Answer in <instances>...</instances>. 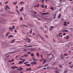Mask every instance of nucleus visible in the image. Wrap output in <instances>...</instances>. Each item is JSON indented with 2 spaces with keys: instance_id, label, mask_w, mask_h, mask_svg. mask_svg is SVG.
Returning <instances> with one entry per match:
<instances>
[{
  "instance_id": "nucleus-9",
  "label": "nucleus",
  "mask_w": 73,
  "mask_h": 73,
  "mask_svg": "<svg viewBox=\"0 0 73 73\" xmlns=\"http://www.w3.org/2000/svg\"><path fill=\"white\" fill-rule=\"evenodd\" d=\"M36 56L37 57H39V54L38 52H37L36 54Z\"/></svg>"
},
{
  "instance_id": "nucleus-23",
  "label": "nucleus",
  "mask_w": 73,
  "mask_h": 73,
  "mask_svg": "<svg viewBox=\"0 0 73 73\" xmlns=\"http://www.w3.org/2000/svg\"><path fill=\"white\" fill-rule=\"evenodd\" d=\"M31 56H32V57H34V55L33 54V53H32L31 54Z\"/></svg>"
},
{
  "instance_id": "nucleus-16",
  "label": "nucleus",
  "mask_w": 73,
  "mask_h": 73,
  "mask_svg": "<svg viewBox=\"0 0 73 73\" xmlns=\"http://www.w3.org/2000/svg\"><path fill=\"white\" fill-rule=\"evenodd\" d=\"M10 32H8L6 33V37H7L10 34Z\"/></svg>"
},
{
  "instance_id": "nucleus-30",
  "label": "nucleus",
  "mask_w": 73,
  "mask_h": 73,
  "mask_svg": "<svg viewBox=\"0 0 73 73\" xmlns=\"http://www.w3.org/2000/svg\"><path fill=\"white\" fill-rule=\"evenodd\" d=\"M30 12L32 13H34V11L33 10H31V11H30Z\"/></svg>"
},
{
  "instance_id": "nucleus-15",
  "label": "nucleus",
  "mask_w": 73,
  "mask_h": 73,
  "mask_svg": "<svg viewBox=\"0 0 73 73\" xmlns=\"http://www.w3.org/2000/svg\"><path fill=\"white\" fill-rule=\"evenodd\" d=\"M44 60V61H43V64H45V62H46V59L45 60Z\"/></svg>"
},
{
  "instance_id": "nucleus-18",
  "label": "nucleus",
  "mask_w": 73,
  "mask_h": 73,
  "mask_svg": "<svg viewBox=\"0 0 73 73\" xmlns=\"http://www.w3.org/2000/svg\"><path fill=\"white\" fill-rule=\"evenodd\" d=\"M5 6H6V7L7 8H9V9H11L7 5H6Z\"/></svg>"
},
{
  "instance_id": "nucleus-29",
  "label": "nucleus",
  "mask_w": 73,
  "mask_h": 73,
  "mask_svg": "<svg viewBox=\"0 0 73 73\" xmlns=\"http://www.w3.org/2000/svg\"><path fill=\"white\" fill-rule=\"evenodd\" d=\"M20 68H21V69H18V70H23V69L22 68L20 67Z\"/></svg>"
},
{
  "instance_id": "nucleus-22",
  "label": "nucleus",
  "mask_w": 73,
  "mask_h": 73,
  "mask_svg": "<svg viewBox=\"0 0 73 73\" xmlns=\"http://www.w3.org/2000/svg\"><path fill=\"white\" fill-rule=\"evenodd\" d=\"M64 56H68V54H64Z\"/></svg>"
},
{
  "instance_id": "nucleus-25",
  "label": "nucleus",
  "mask_w": 73,
  "mask_h": 73,
  "mask_svg": "<svg viewBox=\"0 0 73 73\" xmlns=\"http://www.w3.org/2000/svg\"><path fill=\"white\" fill-rule=\"evenodd\" d=\"M50 9H52V11H53V10H54V8L52 7H51Z\"/></svg>"
},
{
  "instance_id": "nucleus-17",
  "label": "nucleus",
  "mask_w": 73,
  "mask_h": 73,
  "mask_svg": "<svg viewBox=\"0 0 73 73\" xmlns=\"http://www.w3.org/2000/svg\"><path fill=\"white\" fill-rule=\"evenodd\" d=\"M11 37H13V36L11 35H10L8 37V38H10Z\"/></svg>"
},
{
  "instance_id": "nucleus-34",
  "label": "nucleus",
  "mask_w": 73,
  "mask_h": 73,
  "mask_svg": "<svg viewBox=\"0 0 73 73\" xmlns=\"http://www.w3.org/2000/svg\"><path fill=\"white\" fill-rule=\"evenodd\" d=\"M59 67H60V68H62V66L61 64L59 65Z\"/></svg>"
},
{
  "instance_id": "nucleus-41",
  "label": "nucleus",
  "mask_w": 73,
  "mask_h": 73,
  "mask_svg": "<svg viewBox=\"0 0 73 73\" xmlns=\"http://www.w3.org/2000/svg\"><path fill=\"white\" fill-rule=\"evenodd\" d=\"M55 63H56L55 62H54L53 64L52 65L53 66V65H56Z\"/></svg>"
},
{
  "instance_id": "nucleus-31",
  "label": "nucleus",
  "mask_w": 73,
  "mask_h": 73,
  "mask_svg": "<svg viewBox=\"0 0 73 73\" xmlns=\"http://www.w3.org/2000/svg\"><path fill=\"white\" fill-rule=\"evenodd\" d=\"M69 38V36H66V39L67 40Z\"/></svg>"
},
{
  "instance_id": "nucleus-64",
  "label": "nucleus",
  "mask_w": 73,
  "mask_h": 73,
  "mask_svg": "<svg viewBox=\"0 0 73 73\" xmlns=\"http://www.w3.org/2000/svg\"><path fill=\"white\" fill-rule=\"evenodd\" d=\"M42 14L44 15H46V13H42Z\"/></svg>"
},
{
  "instance_id": "nucleus-52",
  "label": "nucleus",
  "mask_w": 73,
  "mask_h": 73,
  "mask_svg": "<svg viewBox=\"0 0 73 73\" xmlns=\"http://www.w3.org/2000/svg\"><path fill=\"white\" fill-rule=\"evenodd\" d=\"M11 61L12 62H13V61H14V59H11Z\"/></svg>"
},
{
  "instance_id": "nucleus-60",
  "label": "nucleus",
  "mask_w": 73,
  "mask_h": 73,
  "mask_svg": "<svg viewBox=\"0 0 73 73\" xmlns=\"http://www.w3.org/2000/svg\"><path fill=\"white\" fill-rule=\"evenodd\" d=\"M47 14H49V13H46V15Z\"/></svg>"
},
{
  "instance_id": "nucleus-35",
  "label": "nucleus",
  "mask_w": 73,
  "mask_h": 73,
  "mask_svg": "<svg viewBox=\"0 0 73 73\" xmlns=\"http://www.w3.org/2000/svg\"><path fill=\"white\" fill-rule=\"evenodd\" d=\"M38 59H35L33 60V61H38Z\"/></svg>"
},
{
  "instance_id": "nucleus-6",
  "label": "nucleus",
  "mask_w": 73,
  "mask_h": 73,
  "mask_svg": "<svg viewBox=\"0 0 73 73\" xmlns=\"http://www.w3.org/2000/svg\"><path fill=\"white\" fill-rule=\"evenodd\" d=\"M19 63H18V64H23V62H24V61H19Z\"/></svg>"
},
{
  "instance_id": "nucleus-43",
  "label": "nucleus",
  "mask_w": 73,
  "mask_h": 73,
  "mask_svg": "<svg viewBox=\"0 0 73 73\" xmlns=\"http://www.w3.org/2000/svg\"><path fill=\"white\" fill-rule=\"evenodd\" d=\"M66 34L65 33H64L63 34V35H64V36H65L66 35Z\"/></svg>"
},
{
  "instance_id": "nucleus-62",
  "label": "nucleus",
  "mask_w": 73,
  "mask_h": 73,
  "mask_svg": "<svg viewBox=\"0 0 73 73\" xmlns=\"http://www.w3.org/2000/svg\"><path fill=\"white\" fill-rule=\"evenodd\" d=\"M31 52H27V54H31Z\"/></svg>"
},
{
  "instance_id": "nucleus-21",
  "label": "nucleus",
  "mask_w": 73,
  "mask_h": 73,
  "mask_svg": "<svg viewBox=\"0 0 73 73\" xmlns=\"http://www.w3.org/2000/svg\"><path fill=\"white\" fill-rule=\"evenodd\" d=\"M24 2L23 1H21L20 3H19V4H24Z\"/></svg>"
},
{
  "instance_id": "nucleus-38",
  "label": "nucleus",
  "mask_w": 73,
  "mask_h": 73,
  "mask_svg": "<svg viewBox=\"0 0 73 73\" xmlns=\"http://www.w3.org/2000/svg\"><path fill=\"white\" fill-rule=\"evenodd\" d=\"M32 32V29L30 31V34H31Z\"/></svg>"
},
{
  "instance_id": "nucleus-26",
  "label": "nucleus",
  "mask_w": 73,
  "mask_h": 73,
  "mask_svg": "<svg viewBox=\"0 0 73 73\" xmlns=\"http://www.w3.org/2000/svg\"><path fill=\"white\" fill-rule=\"evenodd\" d=\"M29 63V62L27 61V62H24V64H27V63Z\"/></svg>"
},
{
  "instance_id": "nucleus-47",
  "label": "nucleus",
  "mask_w": 73,
  "mask_h": 73,
  "mask_svg": "<svg viewBox=\"0 0 73 73\" xmlns=\"http://www.w3.org/2000/svg\"><path fill=\"white\" fill-rule=\"evenodd\" d=\"M9 62H12V61H11V60H9Z\"/></svg>"
},
{
  "instance_id": "nucleus-7",
  "label": "nucleus",
  "mask_w": 73,
  "mask_h": 73,
  "mask_svg": "<svg viewBox=\"0 0 73 73\" xmlns=\"http://www.w3.org/2000/svg\"><path fill=\"white\" fill-rule=\"evenodd\" d=\"M38 35L40 37L42 40L43 41H44V39L40 35Z\"/></svg>"
},
{
  "instance_id": "nucleus-14",
  "label": "nucleus",
  "mask_w": 73,
  "mask_h": 73,
  "mask_svg": "<svg viewBox=\"0 0 73 73\" xmlns=\"http://www.w3.org/2000/svg\"><path fill=\"white\" fill-rule=\"evenodd\" d=\"M61 14H59V15L58 16V19H60V16H61Z\"/></svg>"
},
{
  "instance_id": "nucleus-36",
  "label": "nucleus",
  "mask_w": 73,
  "mask_h": 73,
  "mask_svg": "<svg viewBox=\"0 0 73 73\" xmlns=\"http://www.w3.org/2000/svg\"><path fill=\"white\" fill-rule=\"evenodd\" d=\"M63 25H64V26H65L68 25L67 24H63Z\"/></svg>"
},
{
  "instance_id": "nucleus-46",
  "label": "nucleus",
  "mask_w": 73,
  "mask_h": 73,
  "mask_svg": "<svg viewBox=\"0 0 73 73\" xmlns=\"http://www.w3.org/2000/svg\"><path fill=\"white\" fill-rule=\"evenodd\" d=\"M23 51H27V50L26 49H24L23 50Z\"/></svg>"
},
{
  "instance_id": "nucleus-19",
  "label": "nucleus",
  "mask_w": 73,
  "mask_h": 73,
  "mask_svg": "<svg viewBox=\"0 0 73 73\" xmlns=\"http://www.w3.org/2000/svg\"><path fill=\"white\" fill-rule=\"evenodd\" d=\"M39 6V4H37V6H36V5H35V6H34V7H38Z\"/></svg>"
},
{
  "instance_id": "nucleus-50",
  "label": "nucleus",
  "mask_w": 73,
  "mask_h": 73,
  "mask_svg": "<svg viewBox=\"0 0 73 73\" xmlns=\"http://www.w3.org/2000/svg\"><path fill=\"white\" fill-rule=\"evenodd\" d=\"M33 46H27V47H33Z\"/></svg>"
},
{
  "instance_id": "nucleus-2",
  "label": "nucleus",
  "mask_w": 73,
  "mask_h": 73,
  "mask_svg": "<svg viewBox=\"0 0 73 73\" xmlns=\"http://www.w3.org/2000/svg\"><path fill=\"white\" fill-rule=\"evenodd\" d=\"M12 27H13V28H11V27H9V29L11 30V31H12V30L13 29H15V28L14 26H12Z\"/></svg>"
},
{
  "instance_id": "nucleus-13",
  "label": "nucleus",
  "mask_w": 73,
  "mask_h": 73,
  "mask_svg": "<svg viewBox=\"0 0 73 73\" xmlns=\"http://www.w3.org/2000/svg\"><path fill=\"white\" fill-rule=\"evenodd\" d=\"M15 39H13V40L11 41V43H13V42H15Z\"/></svg>"
},
{
  "instance_id": "nucleus-59",
  "label": "nucleus",
  "mask_w": 73,
  "mask_h": 73,
  "mask_svg": "<svg viewBox=\"0 0 73 73\" xmlns=\"http://www.w3.org/2000/svg\"><path fill=\"white\" fill-rule=\"evenodd\" d=\"M56 15H54V18H55L56 17Z\"/></svg>"
},
{
  "instance_id": "nucleus-58",
  "label": "nucleus",
  "mask_w": 73,
  "mask_h": 73,
  "mask_svg": "<svg viewBox=\"0 0 73 73\" xmlns=\"http://www.w3.org/2000/svg\"><path fill=\"white\" fill-rule=\"evenodd\" d=\"M52 54H51V53H50V54H49L48 55H49V56H50V55H51Z\"/></svg>"
},
{
  "instance_id": "nucleus-37",
  "label": "nucleus",
  "mask_w": 73,
  "mask_h": 73,
  "mask_svg": "<svg viewBox=\"0 0 73 73\" xmlns=\"http://www.w3.org/2000/svg\"><path fill=\"white\" fill-rule=\"evenodd\" d=\"M19 56L17 55L16 56V57H15V58H18L19 57Z\"/></svg>"
},
{
  "instance_id": "nucleus-56",
  "label": "nucleus",
  "mask_w": 73,
  "mask_h": 73,
  "mask_svg": "<svg viewBox=\"0 0 73 73\" xmlns=\"http://www.w3.org/2000/svg\"><path fill=\"white\" fill-rule=\"evenodd\" d=\"M29 61H32L33 60H32L31 59H29Z\"/></svg>"
},
{
  "instance_id": "nucleus-40",
  "label": "nucleus",
  "mask_w": 73,
  "mask_h": 73,
  "mask_svg": "<svg viewBox=\"0 0 73 73\" xmlns=\"http://www.w3.org/2000/svg\"><path fill=\"white\" fill-rule=\"evenodd\" d=\"M23 18L22 17H21V18H20V19H19L21 21L23 20Z\"/></svg>"
},
{
  "instance_id": "nucleus-57",
  "label": "nucleus",
  "mask_w": 73,
  "mask_h": 73,
  "mask_svg": "<svg viewBox=\"0 0 73 73\" xmlns=\"http://www.w3.org/2000/svg\"><path fill=\"white\" fill-rule=\"evenodd\" d=\"M35 57H33L32 58V59L33 60H34V59H35Z\"/></svg>"
},
{
  "instance_id": "nucleus-48",
  "label": "nucleus",
  "mask_w": 73,
  "mask_h": 73,
  "mask_svg": "<svg viewBox=\"0 0 73 73\" xmlns=\"http://www.w3.org/2000/svg\"><path fill=\"white\" fill-rule=\"evenodd\" d=\"M25 59H23V61H24V62H25Z\"/></svg>"
},
{
  "instance_id": "nucleus-3",
  "label": "nucleus",
  "mask_w": 73,
  "mask_h": 73,
  "mask_svg": "<svg viewBox=\"0 0 73 73\" xmlns=\"http://www.w3.org/2000/svg\"><path fill=\"white\" fill-rule=\"evenodd\" d=\"M60 57L61 59H62V60H64V58L62 56V54H61L60 55Z\"/></svg>"
},
{
  "instance_id": "nucleus-33",
  "label": "nucleus",
  "mask_w": 73,
  "mask_h": 73,
  "mask_svg": "<svg viewBox=\"0 0 73 73\" xmlns=\"http://www.w3.org/2000/svg\"><path fill=\"white\" fill-rule=\"evenodd\" d=\"M50 28L51 29H53L54 28V27H53V26H51L50 27Z\"/></svg>"
},
{
  "instance_id": "nucleus-27",
  "label": "nucleus",
  "mask_w": 73,
  "mask_h": 73,
  "mask_svg": "<svg viewBox=\"0 0 73 73\" xmlns=\"http://www.w3.org/2000/svg\"><path fill=\"white\" fill-rule=\"evenodd\" d=\"M58 71H58L56 70V71H55L54 72L56 73H59V72Z\"/></svg>"
},
{
  "instance_id": "nucleus-55",
  "label": "nucleus",
  "mask_w": 73,
  "mask_h": 73,
  "mask_svg": "<svg viewBox=\"0 0 73 73\" xmlns=\"http://www.w3.org/2000/svg\"><path fill=\"white\" fill-rule=\"evenodd\" d=\"M62 34V33H59V34L58 35V36H60L61 35V34Z\"/></svg>"
},
{
  "instance_id": "nucleus-32",
  "label": "nucleus",
  "mask_w": 73,
  "mask_h": 73,
  "mask_svg": "<svg viewBox=\"0 0 73 73\" xmlns=\"http://www.w3.org/2000/svg\"><path fill=\"white\" fill-rule=\"evenodd\" d=\"M14 68H16V69L18 68H17V66H14Z\"/></svg>"
},
{
  "instance_id": "nucleus-54",
  "label": "nucleus",
  "mask_w": 73,
  "mask_h": 73,
  "mask_svg": "<svg viewBox=\"0 0 73 73\" xmlns=\"http://www.w3.org/2000/svg\"><path fill=\"white\" fill-rule=\"evenodd\" d=\"M34 14H36V12H33V13Z\"/></svg>"
},
{
  "instance_id": "nucleus-4",
  "label": "nucleus",
  "mask_w": 73,
  "mask_h": 73,
  "mask_svg": "<svg viewBox=\"0 0 73 73\" xmlns=\"http://www.w3.org/2000/svg\"><path fill=\"white\" fill-rule=\"evenodd\" d=\"M27 54H26L22 56V58H23L24 57H28V55H27Z\"/></svg>"
},
{
  "instance_id": "nucleus-61",
  "label": "nucleus",
  "mask_w": 73,
  "mask_h": 73,
  "mask_svg": "<svg viewBox=\"0 0 73 73\" xmlns=\"http://www.w3.org/2000/svg\"><path fill=\"white\" fill-rule=\"evenodd\" d=\"M8 3V1H7L6 3H5V4H7Z\"/></svg>"
},
{
  "instance_id": "nucleus-5",
  "label": "nucleus",
  "mask_w": 73,
  "mask_h": 73,
  "mask_svg": "<svg viewBox=\"0 0 73 73\" xmlns=\"http://www.w3.org/2000/svg\"><path fill=\"white\" fill-rule=\"evenodd\" d=\"M26 38L27 39V40H28V42L30 43L31 42V39L29 38Z\"/></svg>"
},
{
  "instance_id": "nucleus-24",
  "label": "nucleus",
  "mask_w": 73,
  "mask_h": 73,
  "mask_svg": "<svg viewBox=\"0 0 73 73\" xmlns=\"http://www.w3.org/2000/svg\"><path fill=\"white\" fill-rule=\"evenodd\" d=\"M52 58H51V59H50V60L51 61V60H52V58H54V56L53 55H52Z\"/></svg>"
},
{
  "instance_id": "nucleus-51",
  "label": "nucleus",
  "mask_w": 73,
  "mask_h": 73,
  "mask_svg": "<svg viewBox=\"0 0 73 73\" xmlns=\"http://www.w3.org/2000/svg\"><path fill=\"white\" fill-rule=\"evenodd\" d=\"M47 5H45V8L46 9V8H47V7H47Z\"/></svg>"
},
{
  "instance_id": "nucleus-49",
  "label": "nucleus",
  "mask_w": 73,
  "mask_h": 73,
  "mask_svg": "<svg viewBox=\"0 0 73 73\" xmlns=\"http://www.w3.org/2000/svg\"><path fill=\"white\" fill-rule=\"evenodd\" d=\"M50 67H47V69H50Z\"/></svg>"
},
{
  "instance_id": "nucleus-8",
  "label": "nucleus",
  "mask_w": 73,
  "mask_h": 73,
  "mask_svg": "<svg viewBox=\"0 0 73 73\" xmlns=\"http://www.w3.org/2000/svg\"><path fill=\"white\" fill-rule=\"evenodd\" d=\"M23 9H24L23 7H22V9H20V10H19V11L20 12H21L23 10Z\"/></svg>"
},
{
  "instance_id": "nucleus-11",
  "label": "nucleus",
  "mask_w": 73,
  "mask_h": 73,
  "mask_svg": "<svg viewBox=\"0 0 73 73\" xmlns=\"http://www.w3.org/2000/svg\"><path fill=\"white\" fill-rule=\"evenodd\" d=\"M17 3V1H16L15 2H13V4H14V5H16Z\"/></svg>"
},
{
  "instance_id": "nucleus-45",
  "label": "nucleus",
  "mask_w": 73,
  "mask_h": 73,
  "mask_svg": "<svg viewBox=\"0 0 73 73\" xmlns=\"http://www.w3.org/2000/svg\"><path fill=\"white\" fill-rule=\"evenodd\" d=\"M11 68L13 69H15L14 67L13 66H11Z\"/></svg>"
},
{
  "instance_id": "nucleus-63",
  "label": "nucleus",
  "mask_w": 73,
  "mask_h": 73,
  "mask_svg": "<svg viewBox=\"0 0 73 73\" xmlns=\"http://www.w3.org/2000/svg\"><path fill=\"white\" fill-rule=\"evenodd\" d=\"M64 23L65 24H67V22H64Z\"/></svg>"
},
{
  "instance_id": "nucleus-44",
  "label": "nucleus",
  "mask_w": 73,
  "mask_h": 73,
  "mask_svg": "<svg viewBox=\"0 0 73 73\" xmlns=\"http://www.w3.org/2000/svg\"><path fill=\"white\" fill-rule=\"evenodd\" d=\"M14 32H15V33H16L17 32L16 29H15L14 30Z\"/></svg>"
},
{
  "instance_id": "nucleus-28",
  "label": "nucleus",
  "mask_w": 73,
  "mask_h": 73,
  "mask_svg": "<svg viewBox=\"0 0 73 73\" xmlns=\"http://www.w3.org/2000/svg\"><path fill=\"white\" fill-rule=\"evenodd\" d=\"M67 72V70H65L64 71V73H66Z\"/></svg>"
},
{
  "instance_id": "nucleus-12",
  "label": "nucleus",
  "mask_w": 73,
  "mask_h": 73,
  "mask_svg": "<svg viewBox=\"0 0 73 73\" xmlns=\"http://www.w3.org/2000/svg\"><path fill=\"white\" fill-rule=\"evenodd\" d=\"M16 12H17V13L19 15H20V13L19 12V11L18 10H16Z\"/></svg>"
},
{
  "instance_id": "nucleus-20",
  "label": "nucleus",
  "mask_w": 73,
  "mask_h": 73,
  "mask_svg": "<svg viewBox=\"0 0 73 73\" xmlns=\"http://www.w3.org/2000/svg\"><path fill=\"white\" fill-rule=\"evenodd\" d=\"M40 57H41L42 60H43L44 59L42 57V54H40Z\"/></svg>"
},
{
  "instance_id": "nucleus-10",
  "label": "nucleus",
  "mask_w": 73,
  "mask_h": 73,
  "mask_svg": "<svg viewBox=\"0 0 73 73\" xmlns=\"http://www.w3.org/2000/svg\"><path fill=\"white\" fill-rule=\"evenodd\" d=\"M26 65L27 66H30L31 64H26Z\"/></svg>"
},
{
  "instance_id": "nucleus-1",
  "label": "nucleus",
  "mask_w": 73,
  "mask_h": 73,
  "mask_svg": "<svg viewBox=\"0 0 73 73\" xmlns=\"http://www.w3.org/2000/svg\"><path fill=\"white\" fill-rule=\"evenodd\" d=\"M30 63L31 65H33V64L34 65H36V64H37V62H36V61L31 62H30Z\"/></svg>"
},
{
  "instance_id": "nucleus-39",
  "label": "nucleus",
  "mask_w": 73,
  "mask_h": 73,
  "mask_svg": "<svg viewBox=\"0 0 73 73\" xmlns=\"http://www.w3.org/2000/svg\"><path fill=\"white\" fill-rule=\"evenodd\" d=\"M72 62H69L68 63V65H70V64H71Z\"/></svg>"
},
{
  "instance_id": "nucleus-42",
  "label": "nucleus",
  "mask_w": 73,
  "mask_h": 73,
  "mask_svg": "<svg viewBox=\"0 0 73 73\" xmlns=\"http://www.w3.org/2000/svg\"><path fill=\"white\" fill-rule=\"evenodd\" d=\"M41 6L42 7V8H44V7L43 5H41Z\"/></svg>"
},
{
  "instance_id": "nucleus-53",
  "label": "nucleus",
  "mask_w": 73,
  "mask_h": 73,
  "mask_svg": "<svg viewBox=\"0 0 73 73\" xmlns=\"http://www.w3.org/2000/svg\"><path fill=\"white\" fill-rule=\"evenodd\" d=\"M73 64H72V66H71L70 67V68H73Z\"/></svg>"
}]
</instances>
